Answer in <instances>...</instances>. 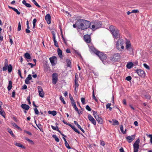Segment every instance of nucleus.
<instances>
[{"label": "nucleus", "instance_id": "nucleus-1", "mask_svg": "<svg viewBox=\"0 0 152 152\" xmlns=\"http://www.w3.org/2000/svg\"><path fill=\"white\" fill-rule=\"evenodd\" d=\"M77 28L80 29L85 30L88 28L91 23L88 20L85 19H79L77 21Z\"/></svg>", "mask_w": 152, "mask_h": 152}, {"label": "nucleus", "instance_id": "nucleus-2", "mask_svg": "<svg viewBox=\"0 0 152 152\" xmlns=\"http://www.w3.org/2000/svg\"><path fill=\"white\" fill-rule=\"evenodd\" d=\"M109 28L114 38H118L120 37L119 31L116 27L111 25L110 26Z\"/></svg>", "mask_w": 152, "mask_h": 152}, {"label": "nucleus", "instance_id": "nucleus-3", "mask_svg": "<svg viewBox=\"0 0 152 152\" xmlns=\"http://www.w3.org/2000/svg\"><path fill=\"white\" fill-rule=\"evenodd\" d=\"M90 23L92 25L91 27L93 30H95L99 28H101L102 26L101 22L98 20L92 21Z\"/></svg>", "mask_w": 152, "mask_h": 152}, {"label": "nucleus", "instance_id": "nucleus-4", "mask_svg": "<svg viewBox=\"0 0 152 152\" xmlns=\"http://www.w3.org/2000/svg\"><path fill=\"white\" fill-rule=\"evenodd\" d=\"M124 40L122 39H119L116 43V48L118 50L121 51L123 50L124 49Z\"/></svg>", "mask_w": 152, "mask_h": 152}, {"label": "nucleus", "instance_id": "nucleus-5", "mask_svg": "<svg viewBox=\"0 0 152 152\" xmlns=\"http://www.w3.org/2000/svg\"><path fill=\"white\" fill-rule=\"evenodd\" d=\"M120 55L118 53H115L110 57V60L114 62L119 61L120 59Z\"/></svg>", "mask_w": 152, "mask_h": 152}, {"label": "nucleus", "instance_id": "nucleus-6", "mask_svg": "<svg viewBox=\"0 0 152 152\" xmlns=\"http://www.w3.org/2000/svg\"><path fill=\"white\" fill-rule=\"evenodd\" d=\"M96 55L99 57L102 61L105 60L107 58V56L106 54L99 51Z\"/></svg>", "mask_w": 152, "mask_h": 152}, {"label": "nucleus", "instance_id": "nucleus-7", "mask_svg": "<svg viewBox=\"0 0 152 152\" xmlns=\"http://www.w3.org/2000/svg\"><path fill=\"white\" fill-rule=\"evenodd\" d=\"M140 140L139 139L137 140L133 144L134 152H137L139 147V144Z\"/></svg>", "mask_w": 152, "mask_h": 152}, {"label": "nucleus", "instance_id": "nucleus-8", "mask_svg": "<svg viewBox=\"0 0 152 152\" xmlns=\"http://www.w3.org/2000/svg\"><path fill=\"white\" fill-rule=\"evenodd\" d=\"M52 83L53 84L55 85L57 83L58 80V74L55 72L52 75Z\"/></svg>", "mask_w": 152, "mask_h": 152}, {"label": "nucleus", "instance_id": "nucleus-9", "mask_svg": "<svg viewBox=\"0 0 152 152\" xmlns=\"http://www.w3.org/2000/svg\"><path fill=\"white\" fill-rule=\"evenodd\" d=\"M88 47L89 48L90 51L93 52L96 55L97 54L99 51L96 49L93 45L91 44L89 45H88Z\"/></svg>", "mask_w": 152, "mask_h": 152}, {"label": "nucleus", "instance_id": "nucleus-10", "mask_svg": "<svg viewBox=\"0 0 152 152\" xmlns=\"http://www.w3.org/2000/svg\"><path fill=\"white\" fill-rule=\"evenodd\" d=\"M136 72L140 77H144L145 76V72L141 69H137L135 70Z\"/></svg>", "mask_w": 152, "mask_h": 152}, {"label": "nucleus", "instance_id": "nucleus-11", "mask_svg": "<svg viewBox=\"0 0 152 152\" xmlns=\"http://www.w3.org/2000/svg\"><path fill=\"white\" fill-rule=\"evenodd\" d=\"M88 119L94 125H96V120L93 118L90 114H88Z\"/></svg>", "mask_w": 152, "mask_h": 152}, {"label": "nucleus", "instance_id": "nucleus-12", "mask_svg": "<svg viewBox=\"0 0 152 152\" xmlns=\"http://www.w3.org/2000/svg\"><path fill=\"white\" fill-rule=\"evenodd\" d=\"M38 90L39 96L42 98L44 97V93L42 87L38 86Z\"/></svg>", "mask_w": 152, "mask_h": 152}, {"label": "nucleus", "instance_id": "nucleus-13", "mask_svg": "<svg viewBox=\"0 0 152 152\" xmlns=\"http://www.w3.org/2000/svg\"><path fill=\"white\" fill-rule=\"evenodd\" d=\"M45 19L46 21L48 24H50L51 23V17L50 15L48 14L45 17Z\"/></svg>", "mask_w": 152, "mask_h": 152}, {"label": "nucleus", "instance_id": "nucleus-14", "mask_svg": "<svg viewBox=\"0 0 152 152\" xmlns=\"http://www.w3.org/2000/svg\"><path fill=\"white\" fill-rule=\"evenodd\" d=\"M135 135L129 136L126 137V139L129 143L131 142L135 138Z\"/></svg>", "mask_w": 152, "mask_h": 152}, {"label": "nucleus", "instance_id": "nucleus-15", "mask_svg": "<svg viewBox=\"0 0 152 152\" xmlns=\"http://www.w3.org/2000/svg\"><path fill=\"white\" fill-rule=\"evenodd\" d=\"M84 39L85 41L87 43H90L91 42V37L89 35H85L84 36Z\"/></svg>", "mask_w": 152, "mask_h": 152}, {"label": "nucleus", "instance_id": "nucleus-16", "mask_svg": "<svg viewBox=\"0 0 152 152\" xmlns=\"http://www.w3.org/2000/svg\"><path fill=\"white\" fill-rule=\"evenodd\" d=\"M57 59L56 57L55 56H53L49 58L50 61L52 66H55L56 64L55 63V61Z\"/></svg>", "mask_w": 152, "mask_h": 152}, {"label": "nucleus", "instance_id": "nucleus-17", "mask_svg": "<svg viewBox=\"0 0 152 152\" xmlns=\"http://www.w3.org/2000/svg\"><path fill=\"white\" fill-rule=\"evenodd\" d=\"M52 35H53V40L54 42V45L57 47H58L59 46L58 44V43L57 41H56V36L55 34V32L54 31H52Z\"/></svg>", "mask_w": 152, "mask_h": 152}, {"label": "nucleus", "instance_id": "nucleus-18", "mask_svg": "<svg viewBox=\"0 0 152 152\" xmlns=\"http://www.w3.org/2000/svg\"><path fill=\"white\" fill-rule=\"evenodd\" d=\"M32 79V78L31 75L30 74L28 75V76L25 79V83L27 84H29L30 83L29 80H31Z\"/></svg>", "mask_w": 152, "mask_h": 152}, {"label": "nucleus", "instance_id": "nucleus-19", "mask_svg": "<svg viewBox=\"0 0 152 152\" xmlns=\"http://www.w3.org/2000/svg\"><path fill=\"white\" fill-rule=\"evenodd\" d=\"M98 123L101 124L103 123V121L102 118L99 116L95 118Z\"/></svg>", "mask_w": 152, "mask_h": 152}, {"label": "nucleus", "instance_id": "nucleus-20", "mask_svg": "<svg viewBox=\"0 0 152 152\" xmlns=\"http://www.w3.org/2000/svg\"><path fill=\"white\" fill-rule=\"evenodd\" d=\"M21 107L23 109H25L26 110H28L29 108V107L28 105L26 104H22L21 105Z\"/></svg>", "mask_w": 152, "mask_h": 152}, {"label": "nucleus", "instance_id": "nucleus-21", "mask_svg": "<svg viewBox=\"0 0 152 152\" xmlns=\"http://www.w3.org/2000/svg\"><path fill=\"white\" fill-rule=\"evenodd\" d=\"M24 56L26 60H27V59H30L31 58V56L28 53H26L24 54Z\"/></svg>", "mask_w": 152, "mask_h": 152}, {"label": "nucleus", "instance_id": "nucleus-22", "mask_svg": "<svg viewBox=\"0 0 152 152\" xmlns=\"http://www.w3.org/2000/svg\"><path fill=\"white\" fill-rule=\"evenodd\" d=\"M66 66L68 67H71V61L68 59H66Z\"/></svg>", "mask_w": 152, "mask_h": 152}, {"label": "nucleus", "instance_id": "nucleus-23", "mask_svg": "<svg viewBox=\"0 0 152 152\" xmlns=\"http://www.w3.org/2000/svg\"><path fill=\"white\" fill-rule=\"evenodd\" d=\"M133 64L132 62H129L126 65V67L127 68L129 69H130L132 68L133 66Z\"/></svg>", "mask_w": 152, "mask_h": 152}, {"label": "nucleus", "instance_id": "nucleus-24", "mask_svg": "<svg viewBox=\"0 0 152 152\" xmlns=\"http://www.w3.org/2000/svg\"><path fill=\"white\" fill-rule=\"evenodd\" d=\"M132 47L129 41H127L126 42V49Z\"/></svg>", "mask_w": 152, "mask_h": 152}, {"label": "nucleus", "instance_id": "nucleus-25", "mask_svg": "<svg viewBox=\"0 0 152 152\" xmlns=\"http://www.w3.org/2000/svg\"><path fill=\"white\" fill-rule=\"evenodd\" d=\"M70 127L75 132L78 133V134H80V132L77 129L75 126H73L72 125H70Z\"/></svg>", "mask_w": 152, "mask_h": 152}, {"label": "nucleus", "instance_id": "nucleus-26", "mask_svg": "<svg viewBox=\"0 0 152 152\" xmlns=\"http://www.w3.org/2000/svg\"><path fill=\"white\" fill-rule=\"evenodd\" d=\"M70 127L75 132L78 133V134H80V132L77 129L75 126H73L72 125H70Z\"/></svg>", "mask_w": 152, "mask_h": 152}, {"label": "nucleus", "instance_id": "nucleus-27", "mask_svg": "<svg viewBox=\"0 0 152 152\" xmlns=\"http://www.w3.org/2000/svg\"><path fill=\"white\" fill-rule=\"evenodd\" d=\"M70 127L75 132L78 133V134H80V132L77 129L75 126H73L72 125H70Z\"/></svg>", "mask_w": 152, "mask_h": 152}, {"label": "nucleus", "instance_id": "nucleus-28", "mask_svg": "<svg viewBox=\"0 0 152 152\" xmlns=\"http://www.w3.org/2000/svg\"><path fill=\"white\" fill-rule=\"evenodd\" d=\"M57 51H58V55L59 56V57L61 58H62L63 56L62 55V50L60 48H58V49Z\"/></svg>", "mask_w": 152, "mask_h": 152}, {"label": "nucleus", "instance_id": "nucleus-29", "mask_svg": "<svg viewBox=\"0 0 152 152\" xmlns=\"http://www.w3.org/2000/svg\"><path fill=\"white\" fill-rule=\"evenodd\" d=\"M92 97L93 99L96 101V102H98V100L96 98L95 95V92H94V88L93 89V92H92Z\"/></svg>", "mask_w": 152, "mask_h": 152}, {"label": "nucleus", "instance_id": "nucleus-30", "mask_svg": "<svg viewBox=\"0 0 152 152\" xmlns=\"http://www.w3.org/2000/svg\"><path fill=\"white\" fill-rule=\"evenodd\" d=\"M12 87V82L10 80L9 82V85L7 87V89L8 91L10 90Z\"/></svg>", "mask_w": 152, "mask_h": 152}, {"label": "nucleus", "instance_id": "nucleus-31", "mask_svg": "<svg viewBox=\"0 0 152 152\" xmlns=\"http://www.w3.org/2000/svg\"><path fill=\"white\" fill-rule=\"evenodd\" d=\"M48 113L49 114H52L53 116L56 115L57 114L56 111L55 110L53 111L49 110L48 111Z\"/></svg>", "mask_w": 152, "mask_h": 152}, {"label": "nucleus", "instance_id": "nucleus-32", "mask_svg": "<svg viewBox=\"0 0 152 152\" xmlns=\"http://www.w3.org/2000/svg\"><path fill=\"white\" fill-rule=\"evenodd\" d=\"M126 49L129 52V54H131L133 53V49L132 47L128 48V49Z\"/></svg>", "mask_w": 152, "mask_h": 152}, {"label": "nucleus", "instance_id": "nucleus-33", "mask_svg": "<svg viewBox=\"0 0 152 152\" xmlns=\"http://www.w3.org/2000/svg\"><path fill=\"white\" fill-rule=\"evenodd\" d=\"M15 145L18 147H21L25 149V147L24 146H23L20 143H16L15 144Z\"/></svg>", "mask_w": 152, "mask_h": 152}, {"label": "nucleus", "instance_id": "nucleus-34", "mask_svg": "<svg viewBox=\"0 0 152 152\" xmlns=\"http://www.w3.org/2000/svg\"><path fill=\"white\" fill-rule=\"evenodd\" d=\"M7 68L8 71L9 72H12V65L11 64H9Z\"/></svg>", "mask_w": 152, "mask_h": 152}, {"label": "nucleus", "instance_id": "nucleus-35", "mask_svg": "<svg viewBox=\"0 0 152 152\" xmlns=\"http://www.w3.org/2000/svg\"><path fill=\"white\" fill-rule=\"evenodd\" d=\"M11 124L14 127L17 128L18 129H19L20 128V127H19L14 122H12L11 123Z\"/></svg>", "mask_w": 152, "mask_h": 152}, {"label": "nucleus", "instance_id": "nucleus-36", "mask_svg": "<svg viewBox=\"0 0 152 152\" xmlns=\"http://www.w3.org/2000/svg\"><path fill=\"white\" fill-rule=\"evenodd\" d=\"M0 114L4 118H5L6 115L4 111L2 109L0 110Z\"/></svg>", "mask_w": 152, "mask_h": 152}, {"label": "nucleus", "instance_id": "nucleus-37", "mask_svg": "<svg viewBox=\"0 0 152 152\" xmlns=\"http://www.w3.org/2000/svg\"><path fill=\"white\" fill-rule=\"evenodd\" d=\"M52 137L54 138L55 140L57 142H58L59 141V140L58 139V138L57 137V136L56 135L53 134L52 136Z\"/></svg>", "mask_w": 152, "mask_h": 152}, {"label": "nucleus", "instance_id": "nucleus-38", "mask_svg": "<svg viewBox=\"0 0 152 152\" xmlns=\"http://www.w3.org/2000/svg\"><path fill=\"white\" fill-rule=\"evenodd\" d=\"M37 21V20L36 18H34L33 20V28H34L36 26V23Z\"/></svg>", "mask_w": 152, "mask_h": 152}, {"label": "nucleus", "instance_id": "nucleus-39", "mask_svg": "<svg viewBox=\"0 0 152 152\" xmlns=\"http://www.w3.org/2000/svg\"><path fill=\"white\" fill-rule=\"evenodd\" d=\"M25 139L26 140L28 141L32 145L34 144V142L32 140L29 139L27 137L25 138Z\"/></svg>", "mask_w": 152, "mask_h": 152}, {"label": "nucleus", "instance_id": "nucleus-40", "mask_svg": "<svg viewBox=\"0 0 152 152\" xmlns=\"http://www.w3.org/2000/svg\"><path fill=\"white\" fill-rule=\"evenodd\" d=\"M92 112L93 113V115L95 118H96L97 117L99 116L97 112L94 110H92Z\"/></svg>", "mask_w": 152, "mask_h": 152}, {"label": "nucleus", "instance_id": "nucleus-41", "mask_svg": "<svg viewBox=\"0 0 152 152\" xmlns=\"http://www.w3.org/2000/svg\"><path fill=\"white\" fill-rule=\"evenodd\" d=\"M75 91L76 92H77L76 88H77L79 86V84L78 83V82H75Z\"/></svg>", "mask_w": 152, "mask_h": 152}, {"label": "nucleus", "instance_id": "nucleus-42", "mask_svg": "<svg viewBox=\"0 0 152 152\" xmlns=\"http://www.w3.org/2000/svg\"><path fill=\"white\" fill-rule=\"evenodd\" d=\"M31 1H32L36 6L39 8L40 7V6L37 3L35 0H31Z\"/></svg>", "mask_w": 152, "mask_h": 152}, {"label": "nucleus", "instance_id": "nucleus-43", "mask_svg": "<svg viewBox=\"0 0 152 152\" xmlns=\"http://www.w3.org/2000/svg\"><path fill=\"white\" fill-rule=\"evenodd\" d=\"M8 132L13 137H15V135L13 134L12 132V130L10 129H8Z\"/></svg>", "mask_w": 152, "mask_h": 152}, {"label": "nucleus", "instance_id": "nucleus-44", "mask_svg": "<svg viewBox=\"0 0 152 152\" xmlns=\"http://www.w3.org/2000/svg\"><path fill=\"white\" fill-rule=\"evenodd\" d=\"M77 126L78 128L80 130H81L83 133H84L85 132V131L81 127V126H80V125L78 124L77 125Z\"/></svg>", "mask_w": 152, "mask_h": 152}, {"label": "nucleus", "instance_id": "nucleus-45", "mask_svg": "<svg viewBox=\"0 0 152 152\" xmlns=\"http://www.w3.org/2000/svg\"><path fill=\"white\" fill-rule=\"evenodd\" d=\"M120 130H121V132L123 134H125L126 133V130L125 131H124L123 127V126L122 125H121V126H120Z\"/></svg>", "mask_w": 152, "mask_h": 152}, {"label": "nucleus", "instance_id": "nucleus-46", "mask_svg": "<svg viewBox=\"0 0 152 152\" xmlns=\"http://www.w3.org/2000/svg\"><path fill=\"white\" fill-rule=\"evenodd\" d=\"M73 108H74V109H75V110L77 112V113H78V114L79 115H80V113L76 105L74 106H73Z\"/></svg>", "mask_w": 152, "mask_h": 152}, {"label": "nucleus", "instance_id": "nucleus-47", "mask_svg": "<svg viewBox=\"0 0 152 152\" xmlns=\"http://www.w3.org/2000/svg\"><path fill=\"white\" fill-rule=\"evenodd\" d=\"M60 100L64 104H66V102L64 100L62 96H61L59 98Z\"/></svg>", "mask_w": 152, "mask_h": 152}, {"label": "nucleus", "instance_id": "nucleus-48", "mask_svg": "<svg viewBox=\"0 0 152 152\" xmlns=\"http://www.w3.org/2000/svg\"><path fill=\"white\" fill-rule=\"evenodd\" d=\"M65 145L66 147L69 149H70L71 148V147L69 146V144L67 141H66V142H65Z\"/></svg>", "mask_w": 152, "mask_h": 152}, {"label": "nucleus", "instance_id": "nucleus-49", "mask_svg": "<svg viewBox=\"0 0 152 152\" xmlns=\"http://www.w3.org/2000/svg\"><path fill=\"white\" fill-rule=\"evenodd\" d=\"M119 124V122L117 120H115L113 123V125H118Z\"/></svg>", "mask_w": 152, "mask_h": 152}, {"label": "nucleus", "instance_id": "nucleus-50", "mask_svg": "<svg viewBox=\"0 0 152 152\" xmlns=\"http://www.w3.org/2000/svg\"><path fill=\"white\" fill-rule=\"evenodd\" d=\"M21 26L20 24V22H19L18 23V31H20L21 30Z\"/></svg>", "mask_w": 152, "mask_h": 152}, {"label": "nucleus", "instance_id": "nucleus-51", "mask_svg": "<svg viewBox=\"0 0 152 152\" xmlns=\"http://www.w3.org/2000/svg\"><path fill=\"white\" fill-rule=\"evenodd\" d=\"M56 127L57 128V130H56L57 131L59 132L63 136L65 137H66V136L64 135L63 133H61V131L59 130V129L58 126H56Z\"/></svg>", "mask_w": 152, "mask_h": 152}, {"label": "nucleus", "instance_id": "nucleus-52", "mask_svg": "<svg viewBox=\"0 0 152 152\" xmlns=\"http://www.w3.org/2000/svg\"><path fill=\"white\" fill-rule=\"evenodd\" d=\"M56 127L57 128V130H56L57 131L59 132L63 136L65 137H66V136L64 135L63 133H61V131L59 130V129L58 126H56Z\"/></svg>", "mask_w": 152, "mask_h": 152}, {"label": "nucleus", "instance_id": "nucleus-53", "mask_svg": "<svg viewBox=\"0 0 152 152\" xmlns=\"http://www.w3.org/2000/svg\"><path fill=\"white\" fill-rule=\"evenodd\" d=\"M78 77L77 75H76L75 76V82H78Z\"/></svg>", "mask_w": 152, "mask_h": 152}, {"label": "nucleus", "instance_id": "nucleus-54", "mask_svg": "<svg viewBox=\"0 0 152 152\" xmlns=\"http://www.w3.org/2000/svg\"><path fill=\"white\" fill-rule=\"evenodd\" d=\"M34 110L35 111V114H36L37 115H38L39 114V112L37 108H34Z\"/></svg>", "mask_w": 152, "mask_h": 152}, {"label": "nucleus", "instance_id": "nucleus-55", "mask_svg": "<svg viewBox=\"0 0 152 152\" xmlns=\"http://www.w3.org/2000/svg\"><path fill=\"white\" fill-rule=\"evenodd\" d=\"M18 75L21 78H23V77L22 76L21 72V71L20 70L18 69Z\"/></svg>", "mask_w": 152, "mask_h": 152}, {"label": "nucleus", "instance_id": "nucleus-56", "mask_svg": "<svg viewBox=\"0 0 152 152\" xmlns=\"http://www.w3.org/2000/svg\"><path fill=\"white\" fill-rule=\"evenodd\" d=\"M100 144L103 146H104L105 144V142L103 140H101L100 141Z\"/></svg>", "mask_w": 152, "mask_h": 152}, {"label": "nucleus", "instance_id": "nucleus-57", "mask_svg": "<svg viewBox=\"0 0 152 152\" xmlns=\"http://www.w3.org/2000/svg\"><path fill=\"white\" fill-rule=\"evenodd\" d=\"M13 10L16 12L18 15H20V12L18 11V10L14 8Z\"/></svg>", "mask_w": 152, "mask_h": 152}, {"label": "nucleus", "instance_id": "nucleus-58", "mask_svg": "<svg viewBox=\"0 0 152 152\" xmlns=\"http://www.w3.org/2000/svg\"><path fill=\"white\" fill-rule=\"evenodd\" d=\"M143 66L144 67L148 69H149L150 68L146 64H144Z\"/></svg>", "mask_w": 152, "mask_h": 152}, {"label": "nucleus", "instance_id": "nucleus-59", "mask_svg": "<svg viewBox=\"0 0 152 152\" xmlns=\"http://www.w3.org/2000/svg\"><path fill=\"white\" fill-rule=\"evenodd\" d=\"M86 108L87 110L88 111H91V108L88 105H87L86 106Z\"/></svg>", "mask_w": 152, "mask_h": 152}, {"label": "nucleus", "instance_id": "nucleus-60", "mask_svg": "<svg viewBox=\"0 0 152 152\" xmlns=\"http://www.w3.org/2000/svg\"><path fill=\"white\" fill-rule=\"evenodd\" d=\"M24 132L25 133L28 134L29 135L31 136L32 135V133L26 130H24Z\"/></svg>", "mask_w": 152, "mask_h": 152}, {"label": "nucleus", "instance_id": "nucleus-61", "mask_svg": "<svg viewBox=\"0 0 152 152\" xmlns=\"http://www.w3.org/2000/svg\"><path fill=\"white\" fill-rule=\"evenodd\" d=\"M148 137L150 138V142L151 144L152 143V134H149L148 135Z\"/></svg>", "mask_w": 152, "mask_h": 152}, {"label": "nucleus", "instance_id": "nucleus-62", "mask_svg": "<svg viewBox=\"0 0 152 152\" xmlns=\"http://www.w3.org/2000/svg\"><path fill=\"white\" fill-rule=\"evenodd\" d=\"M148 137L150 138V142L151 144L152 143V134H149L148 135Z\"/></svg>", "mask_w": 152, "mask_h": 152}, {"label": "nucleus", "instance_id": "nucleus-63", "mask_svg": "<svg viewBox=\"0 0 152 152\" xmlns=\"http://www.w3.org/2000/svg\"><path fill=\"white\" fill-rule=\"evenodd\" d=\"M148 137L150 138V142L151 144L152 143V134H149L148 135Z\"/></svg>", "mask_w": 152, "mask_h": 152}, {"label": "nucleus", "instance_id": "nucleus-64", "mask_svg": "<svg viewBox=\"0 0 152 152\" xmlns=\"http://www.w3.org/2000/svg\"><path fill=\"white\" fill-rule=\"evenodd\" d=\"M81 101L82 104H85V99L84 98H81Z\"/></svg>", "mask_w": 152, "mask_h": 152}]
</instances>
